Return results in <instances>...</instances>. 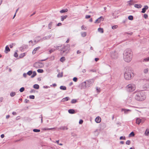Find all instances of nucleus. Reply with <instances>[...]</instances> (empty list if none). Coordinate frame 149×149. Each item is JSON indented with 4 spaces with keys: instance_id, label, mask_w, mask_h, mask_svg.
<instances>
[{
    "instance_id": "11",
    "label": "nucleus",
    "mask_w": 149,
    "mask_h": 149,
    "mask_svg": "<svg viewBox=\"0 0 149 149\" xmlns=\"http://www.w3.org/2000/svg\"><path fill=\"white\" fill-rule=\"evenodd\" d=\"M51 37V35H49L45 37H43L42 38H41V40L43 41L45 40H48Z\"/></svg>"
},
{
    "instance_id": "8",
    "label": "nucleus",
    "mask_w": 149,
    "mask_h": 149,
    "mask_svg": "<svg viewBox=\"0 0 149 149\" xmlns=\"http://www.w3.org/2000/svg\"><path fill=\"white\" fill-rule=\"evenodd\" d=\"M94 80L93 79H91L86 81L87 87H89L92 86L94 82Z\"/></svg>"
},
{
    "instance_id": "56",
    "label": "nucleus",
    "mask_w": 149,
    "mask_h": 149,
    "mask_svg": "<svg viewBox=\"0 0 149 149\" xmlns=\"http://www.w3.org/2000/svg\"><path fill=\"white\" fill-rule=\"evenodd\" d=\"M83 122V121L82 120H80L79 121V123L80 124H82Z\"/></svg>"
},
{
    "instance_id": "12",
    "label": "nucleus",
    "mask_w": 149,
    "mask_h": 149,
    "mask_svg": "<svg viewBox=\"0 0 149 149\" xmlns=\"http://www.w3.org/2000/svg\"><path fill=\"white\" fill-rule=\"evenodd\" d=\"M95 120L97 123H99L101 122V118L99 116H97L95 119Z\"/></svg>"
},
{
    "instance_id": "61",
    "label": "nucleus",
    "mask_w": 149,
    "mask_h": 149,
    "mask_svg": "<svg viewBox=\"0 0 149 149\" xmlns=\"http://www.w3.org/2000/svg\"><path fill=\"white\" fill-rule=\"evenodd\" d=\"M1 137L2 138H3L4 137V135L3 134H2L1 136Z\"/></svg>"
},
{
    "instance_id": "23",
    "label": "nucleus",
    "mask_w": 149,
    "mask_h": 149,
    "mask_svg": "<svg viewBox=\"0 0 149 149\" xmlns=\"http://www.w3.org/2000/svg\"><path fill=\"white\" fill-rule=\"evenodd\" d=\"M67 17V16L66 15H63L61 16V20L62 21H63L65 19H66Z\"/></svg>"
},
{
    "instance_id": "37",
    "label": "nucleus",
    "mask_w": 149,
    "mask_h": 149,
    "mask_svg": "<svg viewBox=\"0 0 149 149\" xmlns=\"http://www.w3.org/2000/svg\"><path fill=\"white\" fill-rule=\"evenodd\" d=\"M16 93L15 92H12L10 93V95L11 97H13L15 95Z\"/></svg>"
},
{
    "instance_id": "15",
    "label": "nucleus",
    "mask_w": 149,
    "mask_h": 149,
    "mask_svg": "<svg viewBox=\"0 0 149 149\" xmlns=\"http://www.w3.org/2000/svg\"><path fill=\"white\" fill-rule=\"evenodd\" d=\"M131 111L130 109H121L122 111H124L125 114H127L128 111Z\"/></svg>"
},
{
    "instance_id": "49",
    "label": "nucleus",
    "mask_w": 149,
    "mask_h": 149,
    "mask_svg": "<svg viewBox=\"0 0 149 149\" xmlns=\"http://www.w3.org/2000/svg\"><path fill=\"white\" fill-rule=\"evenodd\" d=\"M14 56L15 57H17L18 56V54L17 52H15L14 54Z\"/></svg>"
},
{
    "instance_id": "52",
    "label": "nucleus",
    "mask_w": 149,
    "mask_h": 149,
    "mask_svg": "<svg viewBox=\"0 0 149 149\" xmlns=\"http://www.w3.org/2000/svg\"><path fill=\"white\" fill-rule=\"evenodd\" d=\"M89 71L90 72H96V70L95 69H92L89 70Z\"/></svg>"
},
{
    "instance_id": "54",
    "label": "nucleus",
    "mask_w": 149,
    "mask_h": 149,
    "mask_svg": "<svg viewBox=\"0 0 149 149\" xmlns=\"http://www.w3.org/2000/svg\"><path fill=\"white\" fill-rule=\"evenodd\" d=\"M91 17V15H86L85 16V18L86 19H88Z\"/></svg>"
},
{
    "instance_id": "25",
    "label": "nucleus",
    "mask_w": 149,
    "mask_h": 149,
    "mask_svg": "<svg viewBox=\"0 0 149 149\" xmlns=\"http://www.w3.org/2000/svg\"><path fill=\"white\" fill-rule=\"evenodd\" d=\"M68 11V9L67 8L65 9H63L60 11V12L61 13H65Z\"/></svg>"
},
{
    "instance_id": "46",
    "label": "nucleus",
    "mask_w": 149,
    "mask_h": 149,
    "mask_svg": "<svg viewBox=\"0 0 149 149\" xmlns=\"http://www.w3.org/2000/svg\"><path fill=\"white\" fill-rule=\"evenodd\" d=\"M130 143L131 142L130 140H127L126 142V144L128 145H130Z\"/></svg>"
},
{
    "instance_id": "13",
    "label": "nucleus",
    "mask_w": 149,
    "mask_h": 149,
    "mask_svg": "<svg viewBox=\"0 0 149 149\" xmlns=\"http://www.w3.org/2000/svg\"><path fill=\"white\" fill-rule=\"evenodd\" d=\"M148 7L147 6H144V8L142 9V11L141 12L143 13H145L146 10L148 9Z\"/></svg>"
},
{
    "instance_id": "36",
    "label": "nucleus",
    "mask_w": 149,
    "mask_h": 149,
    "mask_svg": "<svg viewBox=\"0 0 149 149\" xmlns=\"http://www.w3.org/2000/svg\"><path fill=\"white\" fill-rule=\"evenodd\" d=\"M128 19H129L130 20H133V17L132 15H130L128 16Z\"/></svg>"
},
{
    "instance_id": "3",
    "label": "nucleus",
    "mask_w": 149,
    "mask_h": 149,
    "mask_svg": "<svg viewBox=\"0 0 149 149\" xmlns=\"http://www.w3.org/2000/svg\"><path fill=\"white\" fill-rule=\"evenodd\" d=\"M134 95H135V99L137 100L142 101L146 98L145 96L141 92L139 91L134 93Z\"/></svg>"
},
{
    "instance_id": "29",
    "label": "nucleus",
    "mask_w": 149,
    "mask_h": 149,
    "mask_svg": "<svg viewBox=\"0 0 149 149\" xmlns=\"http://www.w3.org/2000/svg\"><path fill=\"white\" fill-rule=\"evenodd\" d=\"M53 22H51L48 24V28L50 29L52 28V25Z\"/></svg>"
},
{
    "instance_id": "34",
    "label": "nucleus",
    "mask_w": 149,
    "mask_h": 149,
    "mask_svg": "<svg viewBox=\"0 0 149 149\" xmlns=\"http://www.w3.org/2000/svg\"><path fill=\"white\" fill-rule=\"evenodd\" d=\"M77 102V100L76 99H72L71 101V103L72 104H74Z\"/></svg>"
},
{
    "instance_id": "62",
    "label": "nucleus",
    "mask_w": 149,
    "mask_h": 149,
    "mask_svg": "<svg viewBox=\"0 0 149 149\" xmlns=\"http://www.w3.org/2000/svg\"><path fill=\"white\" fill-rule=\"evenodd\" d=\"M86 70L85 69H83V70L82 71V72L84 73L85 72H86Z\"/></svg>"
},
{
    "instance_id": "7",
    "label": "nucleus",
    "mask_w": 149,
    "mask_h": 149,
    "mask_svg": "<svg viewBox=\"0 0 149 149\" xmlns=\"http://www.w3.org/2000/svg\"><path fill=\"white\" fill-rule=\"evenodd\" d=\"M111 57L113 59L117 58L118 56V53L115 51H112L111 53Z\"/></svg>"
},
{
    "instance_id": "6",
    "label": "nucleus",
    "mask_w": 149,
    "mask_h": 149,
    "mask_svg": "<svg viewBox=\"0 0 149 149\" xmlns=\"http://www.w3.org/2000/svg\"><path fill=\"white\" fill-rule=\"evenodd\" d=\"M146 119L145 118L142 117L137 118L136 120V123L138 125H139L141 123H143Z\"/></svg>"
},
{
    "instance_id": "10",
    "label": "nucleus",
    "mask_w": 149,
    "mask_h": 149,
    "mask_svg": "<svg viewBox=\"0 0 149 149\" xmlns=\"http://www.w3.org/2000/svg\"><path fill=\"white\" fill-rule=\"evenodd\" d=\"M103 17L102 16H101L95 20V23H96L97 22L98 23H100L101 22V21H103Z\"/></svg>"
},
{
    "instance_id": "59",
    "label": "nucleus",
    "mask_w": 149,
    "mask_h": 149,
    "mask_svg": "<svg viewBox=\"0 0 149 149\" xmlns=\"http://www.w3.org/2000/svg\"><path fill=\"white\" fill-rule=\"evenodd\" d=\"M42 115H41V116L40 117V118H41V123H42V121H43V120H42Z\"/></svg>"
},
{
    "instance_id": "39",
    "label": "nucleus",
    "mask_w": 149,
    "mask_h": 149,
    "mask_svg": "<svg viewBox=\"0 0 149 149\" xmlns=\"http://www.w3.org/2000/svg\"><path fill=\"white\" fill-rule=\"evenodd\" d=\"M56 50V49H52L49 51L50 54H51L53 52Z\"/></svg>"
},
{
    "instance_id": "18",
    "label": "nucleus",
    "mask_w": 149,
    "mask_h": 149,
    "mask_svg": "<svg viewBox=\"0 0 149 149\" xmlns=\"http://www.w3.org/2000/svg\"><path fill=\"white\" fill-rule=\"evenodd\" d=\"M10 50L8 45H7L5 47V52L6 53H7L8 52L10 51Z\"/></svg>"
},
{
    "instance_id": "60",
    "label": "nucleus",
    "mask_w": 149,
    "mask_h": 149,
    "mask_svg": "<svg viewBox=\"0 0 149 149\" xmlns=\"http://www.w3.org/2000/svg\"><path fill=\"white\" fill-rule=\"evenodd\" d=\"M24 54H21V55L19 56L20 58H21L23 57L24 56Z\"/></svg>"
},
{
    "instance_id": "58",
    "label": "nucleus",
    "mask_w": 149,
    "mask_h": 149,
    "mask_svg": "<svg viewBox=\"0 0 149 149\" xmlns=\"http://www.w3.org/2000/svg\"><path fill=\"white\" fill-rule=\"evenodd\" d=\"M27 74L26 73H24L23 74V76L25 78H26V77L27 76Z\"/></svg>"
},
{
    "instance_id": "42",
    "label": "nucleus",
    "mask_w": 149,
    "mask_h": 149,
    "mask_svg": "<svg viewBox=\"0 0 149 149\" xmlns=\"http://www.w3.org/2000/svg\"><path fill=\"white\" fill-rule=\"evenodd\" d=\"M148 61H149V57L145 58L143 59V61L147 62Z\"/></svg>"
},
{
    "instance_id": "55",
    "label": "nucleus",
    "mask_w": 149,
    "mask_h": 149,
    "mask_svg": "<svg viewBox=\"0 0 149 149\" xmlns=\"http://www.w3.org/2000/svg\"><path fill=\"white\" fill-rule=\"evenodd\" d=\"M148 17V16L147 14H144V15L143 17L145 18V19L147 18Z\"/></svg>"
},
{
    "instance_id": "64",
    "label": "nucleus",
    "mask_w": 149,
    "mask_h": 149,
    "mask_svg": "<svg viewBox=\"0 0 149 149\" xmlns=\"http://www.w3.org/2000/svg\"><path fill=\"white\" fill-rule=\"evenodd\" d=\"M120 143L121 144H123L124 143V142L123 141H120Z\"/></svg>"
},
{
    "instance_id": "2",
    "label": "nucleus",
    "mask_w": 149,
    "mask_h": 149,
    "mask_svg": "<svg viewBox=\"0 0 149 149\" xmlns=\"http://www.w3.org/2000/svg\"><path fill=\"white\" fill-rule=\"evenodd\" d=\"M133 75V73L132 70L129 68L125 69L124 72V77L127 80L130 79Z\"/></svg>"
},
{
    "instance_id": "20",
    "label": "nucleus",
    "mask_w": 149,
    "mask_h": 149,
    "mask_svg": "<svg viewBox=\"0 0 149 149\" xmlns=\"http://www.w3.org/2000/svg\"><path fill=\"white\" fill-rule=\"evenodd\" d=\"M36 40H35V42H38L40 40H41V39L40 38V36H37L36 38Z\"/></svg>"
},
{
    "instance_id": "9",
    "label": "nucleus",
    "mask_w": 149,
    "mask_h": 149,
    "mask_svg": "<svg viewBox=\"0 0 149 149\" xmlns=\"http://www.w3.org/2000/svg\"><path fill=\"white\" fill-rule=\"evenodd\" d=\"M34 66L36 68H39L42 67L43 65L42 63L37 62L34 64Z\"/></svg>"
},
{
    "instance_id": "44",
    "label": "nucleus",
    "mask_w": 149,
    "mask_h": 149,
    "mask_svg": "<svg viewBox=\"0 0 149 149\" xmlns=\"http://www.w3.org/2000/svg\"><path fill=\"white\" fill-rule=\"evenodd\" d=\"M120 139L125 140L126 139L125 136H121L120 137Z\"/></svg>"
},
{
    "instance_id": "26",
    "label": "nucleus",
    "mask_w": 149,
    "mask_h": 149,
    "mask_svg": "<svg viewBox=\"0 0 149 149\" xmlns=\"http://www.w3.org/2000/svg\"><path fill=\"white\" fill-rule=\"evenodd\" d=\"M33 88L36 89H38L39 88V85L37 84H35L33 85Z\"/></svg>"
},
{
    "instance_id": "32",
    "label": "nucleus",
    "mask_w": 149,
    "mask_h": 149,
    "mask_svg": "<svg viewBox=\"0 0 149 149\" xmlns=\"http://www.w3.org/2000/svg\"><path fill=\"white\" fill-rule=\"evenodd\" d=\"M81 34L82 37H84L86 36V32H81Z\"/></svg>"
},
{
    "instance_id": "53",
    "label": "nucleus",
    "mask_w": 149,
    "mask_h": 149,
    "mask_svg": "<svg viewBox=\"0 0 149 149\" xmlns=\"http://www.w3.org/2000/svg\"><path fill=\"white\" fill-rule=\"evenodd\" d=\"M77 77H74L73 78V80L74 82H76L77 81Z\"/></svg>"
},
{
    "instance_id": "63",
    "label": "nucleus",
    "mask_w": 149,
    "mask_h": 149,
    "mask_svg": "<svg viewBox=\"0 0 149 149\" xmlns=\"http://www.w3.org/2000/svg\"><path fill=\"white\" fill-rule=\"evenodd\" d=\"M62 25V24L61 23H58V24H57V26H60Z\"/></svg>"
},
{
    "instance_id": "30",
    "label": "nucleus",
    "mask_w": 149,
    "mask_h": 149,
    "mask_svg": "<svg viewBox=\"0 0 149 149\" xmlns=\"http://www.w3.org/2000/svg\"><path fill=\"white\" fill-rule=\"evenodd\" d=\"M60 88L61 89L63 90H65L66 89V88L65 86H61L60 87Z\"/></svg>"
},
{
    "instance_id": "33",
    "label": "nucleus",
    "mask_w": 149,
    "mask_h": 149,
    "mask_svg": "<svg viewBox=\"0 0 149 149\" xmlns=\"http://www.w3.org/2000/svg\"><path fill=\"white\" fill-rule=\"evenodd\" d=\"M141 6L139 5L138 4H136L134 5V7L137 8H141Z\"/></svg>"
},
{
    "instance_id": "40",
    "label": "nucleus",
    "mask_w": 149,
    "mask_h": 149,
    "mask_svg": "<svg viewBox=\"0 0 149 149\" xmlns=\"http://www.w3.org/2000/svg\"><path fill=\"white\" fill-rule=\"evenodd\" d=\"M37 72L39 73H42L43 72V70L42 69H39L37 70Z\"/></svg>"
},
{
    "instance_id": "41",
    "label": "nucleus",
    "mask_w": 149,
    "mask_h": 149,
    "mask_svg": "<svg viewBox=\"0 0 149 149\" xmlns=\"http://www.w3.org/2000/svg\"><path fill=\"white\" fill-rule=\"evenodd\" d=\"M65 60V57H62L60 59V60L61 61L63 62Z\"/></svg>"
},
{
    "instance_id": "35",
    "label": "nucleus",
    "mask_w": 149,
    "mask_h": 149,
    "mask_svg": "<svg viewBox=\"0 0 149 149\" xmlns=\"http://www.w3.org/2000/svg\"><path fill=\"white\" fill-rule=\"evenodd\" d=\"M32 74V71L30 70L27 73V74L29 76H30Z\"/></svg>"
},
{
    "instance_id": "21",
    "label": "nucleus",
    "mask_w": 149,
    "mask_h": 149,
    "mask_svg": "<svg viewBox=\"0 0 149 149\" xmlns=\"http://www.w3.org/2000/svg\"><path fill=\"white\" fill-rule=\"evenodd\" d=\"M68 112L70 114H73L75 113L74 110L73 109H70L68 110Z\"/></svg>"
},
{
    "instance_id": "38",
    "label": "nucleus",
    "mask_w": 149,
    "mask_h": 149,
    "mask_svg": "<svg viewBox=\"0 0 149 149\" xmlns=\"http://www.w3.org/2000/svg\"><path fill=\"white\" fill-rule=\"evenodd\" d=\"M33 131L34 132H39L40 131V130L37 129H34Z\"/></svg>"
},
{
    "instance_id": "24",
    "label": "nucleus",
    "mask_w": 149,
    "mask_h": 149,
    "mask_svg": "<svg viewBox=\"0 0 149 149\" xmlns=\"http://www.w3.org/2000/svg\"><path fill=\"white\" fill-rule=\"evenodd\" d=\"M145 134L146 136H148L149 135V129H147L146 130L145 132Z\"/></svg>"
},
{
    "instance_id": "27",
    "label": "nucleus",
    "mask_w": 149,
    "mask_h": 149,
    "mask_svg": "<svg viewBox=\"0 0 149 149\" xmlns=\"http://www.w3.org/2000/svg\"><path fill=\"white\" fill-rule=\"evenodd\" d=\"M148 68H145L144 69L143 72L144 74H147L148 73Z\"/></svg>"
},
{
    "instance_id": "48",
    "label": "nucleus",
    "mask_w": 149,
    "mask_h": 149,
    "mask_svg": "<svg viewBox=\"0 0 149 149\" xmlns=\"http://www.w3.org/2000/svg\"><path fill=\"white\" fill-rule=\"evenodd\" d=\"M29 98L31 99H34L35 98V96L33 95H31L29 96Z\"/></svg>"
},
{
    "instance_id": "19",
    "label": "nucleus",
    "mask_w": 149,
    "mask_h": 149,
    "mask_svg": "<svg viewBox=\"0 0 149 149\" xmlns=\"http://www.w3.org/2000/svg\"><path fill=\"white\" fill-rule=\"evenodd\" d=\"M69 99V98L68 97H66L65 98H63L61 100L62 102H64L67 101Z\"/></svg>"
},
{
    "instance_id": "31",
    "label": "nucleus",
    "mask_w": 149,
    "mask_h": 149,
    "mask_svg": "<svg viewBox=\"0 0 149 149\" xmlns=\"http://www.w3.org/2000/svg\"><path fill=\"white\" fill-rule=\"evenodd\" d=\"M33 74L31 76V77L33 78L35 77L36 75V72L34 71L33 72H32Z\"/></svg>"
},
{
    "instance_id": "14",
    "label": "nucleus",
    "mask_w": 149,
    "mask_h": 149,
    "mask_svg": "<svg viewBox=\"0 0 149 149\" xmlns=\"http://www.w3.org/2000/svg\"><path fill=\"white\" fill-rule=\"evenodd\" d=\"M134 1L133 0H130V1H128L127 3V5L131 6L133 5L134 3Z\"/></svg>"
},
{
    "instance_id": "17",
    "label": "nucleus",
    "mask_w": 149,
    "mask_h": 149,
    "mask_svg": "<svg viewBox=\"0 0 149 149\" xmlns=\"http://www.w3.org/2000/svg\"><path fill=\"white\" fill-rule=\"evenodd\" d=\"M87 83L86 81L84 82L81 84V85L83 87V88H85L86 87H87Z\"/></svg>"
},
{
    "instance_id": "5",
    "label": "nucleus",
    "mask_w": 149,
    "mask_h": 149,
    "mask_svg": "<svg viewBox=\"0 0 149 149\" xmlns=\"http://www.w3.org/2000/svg\"><path fill=\"white\" fill-rule=\"evenodd\" d=\"M136 88L135 85L133 84H131L127 85L126 87V89L128 91L131 92L134 91Z\"/></svg>"
},
{
    "instance_id": "43",
    "label": "nucleus",
    "mask_w": 149,
    "mask_h": 149,
    "mask_svg": "<svg viewBox=\"0 0 149 149\" xmlns=\"http://www.w3.org/2000/svg\"><path fill=\"white\" fill-rule=\"evenodd\" d=\"M24 90V87H22L21 88L19 89V91L21 92H23Z\"/></svg>"
},
{
    "instance_id": "51",
    "label": "nucleus",
    "mask_w": 149,
    "mask_h": 149,
    "mask_svg": "<svg viewBox=\"0 0 149 149\" xmlns=\"http://www.w3.org/2000/svg\"><path fill=\"white\" fill-rule=\"evenodd\" d=\"M62 76H63V74H62V73H61L60 74H58V75H57V77H61Z\"/></svg>"
},
{
    "instance_id": "47",
    "label": "nucleus",
    "mask_w": 149,
    "mask_h": 149,
    "mask_svg": "<svg viewBox=\"0 0 149 149\" xmlns=\"http://www.w3.org/2000/svg\"><path fill=\"white\" fill-rule=\"evenodd\" d=\"M118 27V26L117 25H114L112 27V29H116Z\"/></svg>"
},
{
    "instance_id": "45",
    "label": "nucleus",
    "mask_w": 149,
    "mask_h": 149,
    "mask_svg": "<svg viewBox=\"0 0 149 149\" xmlns=\"http://www.w3.org/2000/svg\"><path fill=\"white\" fill-rule=\"evenodd\" d=\"M134 134L133 132H132L129 134V136H134Z\"/></svg>"
},
{
    "instance_id": "1",
    "label": "nucleus",
    "mask_w": 149,
    "mask_h": 149,
    "mask_svg": "<svg viewBox=\"0 0 149 149\" xmlns=\"http://www.w3.org/2000/svg\"><path fill=\"white\" fill-rule=\"evenodd\" d=\"M133 56V53L131 49H127L123 53V58L125 61L130 62L132 60Z\"/></svg>"
},
{
    "instance_id": "22",
    "label": "nucleus",
    "mask_w": 149,
    "mask_h": 149,
    "mask_svg": "<svg viewBox=\"0 0 149 149\" xmlns=\"http://www.w3.org/2000/svg\"><path fill=\"white\" fill-rule=\"evenodd\" d=\"M68 129V128L65 126H61L58 128V129L60 130H67Z\"/></svg>"
},
{
    "instance_id": "50",
    "label": "nucleus",
    "mask_w": 149,
    "mask_h": 149,
    "mask_svg": "<svg viewBox=\"0 0 149 149\" xmlns=\"http://www.w3.org/2000/svg\"><path fill=\"white\" fill-rule=\"evenodd\" d=\"M96 90L97 92L98 93H99L100 91V88H98L97 87Z\"/></svg>"
},
{
    "instance_id": "4",
    "label": "nucleus",
    "mask_w": 149,
    "mask_h": 149,
    "mask_svg": "<svg viewBox=\"0 0 149 149\" xmlns=\"http://www.w3.org/2000/svg\"><path fill=\"white\" fill-rule=\"evenodd\" d=\"M142 81V87L144 90H146L149 88V78L148 79H143Z\"/></svg>"
},
{
    "instance_id": "57",
    "label": "nucleus",
    "mask_w": 149,
    "mask_h": 149,
    "mask_svg": "<svg viewBox=\"0 0 149 149\" xmlns=\"http://www.w3.org/2000/svg\"><path fill=\"white\" fill-rule=\"evenodd\" d=\"M54 47L55 48V49H56H56H59V46H54Z\"/></svg>"
},
{
    "instance_id": "16",
    "label": "nucleus",
    "mask_w": 149,
    "mask_h": 149,
    "mask_svg": "<svg viewBox=\"0 0 149 149\" xmlns=\"http://www.w3.org/2000/svg\"><path fill=\"white\" fill-rule=\"evenodd\" d=\"M40 48V47H37L35 48L32 52V54H35L36 53V51H37Z\"/></svg>"
},
{
    "instance_id": "28",
    "label": "nucleus",
    "mask_w": 149,
    "mask_h": 149,
    "mask_svg": "<svg viewBox=\"0 0 149 149\" xmlns=\"http://www.w3.org/2000/svg\"><path fill=\"white\" fill-rule=\"evenodd\" d=\"M98 31L101 33H103V29L102 28H99L98 29Z\"/></svg>"
}]
</instances>
